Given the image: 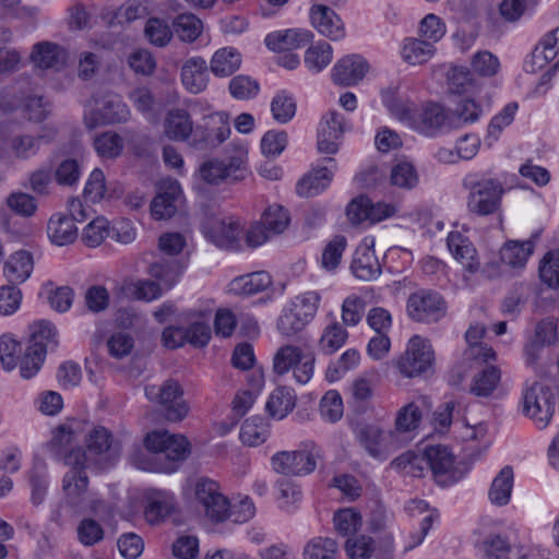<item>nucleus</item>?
Here are the masks:
<instances>
[{"label": "nucleus", "instance_id": "f257e3e1", "mask_svg": "<svg viewBox=\"0 0 559 559\" xmlns=\"http://www.w3.org/2000/svg\"><path fill=\"white\" fill-rule=\"evenodd\" d=\"M144 445L148 453L139 451L133 459L134 464L143 471L173 473L177 469V463L190 453L188 440L167 430L147 433Z\"/></svg>", "mask_w": 559, "mask_h": 559}, {"label": "nucleus", "instance_id": "f03ea898", "mask_svg": "<svg viewBox=\"0 0 559 559\" xmlns=\"http://www.w3.org/2000/svg\"><path fill=\"white\" fill-rule=\"evenodd\" d=\"M58 344V331L52 323L48 321L35 323L29 343L21 359V376L24 379L35 376L41 368L46 354L56 350Z\"/></svg>", "mask_w": 559, "mask_h": 559}, {"label": "nucleus", "instance_id": "7ed1b4c3", "mask_svg": "<svg viewBox=\"0 0 559 559\" xmlns=\"http://www.w3.org/2000/svg\"><path fill=\"white\" fill-rule=\"evenodd\" d=\"M463 186L468 191L466 204L471 213L488 216L499 210L504 189L498 179L469 175L463 180Z\"/></svg>", "mask_w": 559, "mask_h": 559}, {"label": "nucleus", "instance_id": "20e7f679", "mask_svg": "<svg viewBox=\"0 0 559 559\" xmlns=\"http://www.w3.org/2000/svg\"><path fill=\"white\" fill-rule=\"evenodd\" d=\"M64 465L70 469L62 478V491L64 501L74 509H82L86 504L90 479L86 468L88 464L86 453L83 451H72L64 456Z\"/></svg>", "mask_w": 559, "mask_h": 559}, {"label": "nucleus", "instance_id": "39448f33", "mask_svg": "<svg viewBox=\"0 0 559 559\" xmlns=\"http://www.w3.org/2000/svg\"><path fill=\"white\" fill-rule=\"evenodd\" d=\"M322 457L321 449L313 441H305L295 451H281L272 459L273 469L287 476H306L317 468V462Z\"/></svg>", "mask_w": 559, "mask_h": 559}, {"label": "nucleus", "instance_id": "423d86ee", "mask_svg": "<svg viewBox=\"0 0 559 559\" xmlns=\"http://www.w3.org/2000/svg\"><path fill=\"white\" fill-rule=\"evenodd\" d=\"M316 356L312 352L304 353L299 347L285 345L277 349L273 358V370L278 376L293 370L294 379L299 384L310 381L314 372Z\"/></svg>", "mask_w": 559, "mask_h": 559}, {"label": "nucleus", "instance_id": "0eeeda50", "mask_svg": "<svg viewBox=\"0 0 559 559\" xmlns=\"http://www.w3.org/2000/svg\"><path fill=\"white\" fill-rule=\"evenodd\" d=\"M247 151L242 147L236 150L233 156L225 159L213 158L204 162L200 167L201 178L210 185H218L224 180L240 181L248 175Z\"/></svg>", "mask_w": 559, "mask_h": 559}, {"label": "nucleus", "instance_id": "6e6552de", "mask_svg": "<svg viewBox=\"0 0 559 559\" xmlns=\"http://www.w3.org/2000/svg\"><path fill=\"white\" fill-rule=\"evenodd\" d=\"M144 393L147 400L163 407L164 415L169 421L182 420L189 412V407L182 397V388L176 380L168 379L160 385H146Z\"/></svg>", "mask_w": 559, "mask_h": 559}, {"label": "nucleus", "instance_id": "1a4fd4ad", "mask_svg": "<svg viewBox=\"0 0 559 559\" xmlns=\"http://www.w3.org/2000/svg\"><path fill=\"white\" fill-rule=\"evenodd\" d=\"M523 413L539 428H545L555 414V395L549 386L534 382L523 394Z\"/></svg>", "mask_w": 559, "mask_h": 559}, {"label": "nucleus", "instance_id": "9d476101", "mask_svg": "<svg viewBox=\"0 0 559 559\" xmlns=\"http://www.w3.org/2000/svg\"><path fill=\"white\" fill-rule=\"evenodd\" d=\"M88 464L100 469L114 466L119 459L120 448L114 442L109 430L104 427L93 428L86 436Z\"/></svg>", "mask_w": 559, "mask_h": 559}, {"label": "nucleus", "instance_id": "9b49d317", "mask_svg": "<svg viewBox=\"0 0 559 559\" xmlns=\"http://www.w3.org/2000/svg\"><path fill=\"white\" fill-rule=\"evenodd\" d=\"M129 110L117 95H107L94 98L84 112L86 128L94 129L100 124H110L126 121Z\"/></svg>", "mask_w": 559, "mask_h": 559}, {"label": "nucleus", "instance_id": "f8f14e48", "mask_svg": "<svg viewBox=\"0 0 559 559\" xmlns=\"http://www.w3.org/2000/svg\"><path fill=\"white\" fill-rule=\"evenodd\" d=\"M433 359L435 354L430 343L415 335L409 340L405 353L395 365L403 376L413 378L431 369Z\"/></svg>", "mask_w": 559, "mask_h": 559}, {"label": "nucleus", "instance_id": "ddd939ff", "mask_svg": "<svg viewBox=\"0 0 559 559\" xmlns=\"http://www.w3.org/2000/svg\"><path fill=\"white\" fill-rule=\"evenodd\" d=\"M195 500L205 515L213 522H223L229 518L230 502L221 491L216 481L209 478L198 480L194 489Z\"/></svg>", "mask_w": 559, "mask_h": 559}, {"label": "nucleus", "instance_id": "4468645a", "mask_svg": "<svg viewBox=\"0 0 559 559\" xmlns=\"http://www.w3.org/2000/svg\"><path fill=\"white\" fill-rule=\"evenodd\" d=\"M356 437L365 451L378 461H385L399 445L396 433L385 431L377 425H362L357 428Z\"/></svg>", "mask_w": 559, "mask_h": 559}, {"label": "nucleus", "instance_id": "2eb2a0df", "mask_svg": "<svg viewBox=\"0 0 559 559\" xmlns=\"http://www.w3.org/2000/svg\"><path fill=\"white\" fill-rule=\"evenodd\" d=\"M203 231L205 237L219 248L237 250L240 246L242 227L239 219L233 216L209 219L203 226Z\"/></svg>", "mask_w": 559, "mask_h": 559}, {"label": "nucleus", "instance_id": "dca6fc26", "mask_svg": "<svg viewBox=\"0 0 559 559\" xmlns=\"http://www.w3.org/2000/svg\"><path fill=\"white\" fill-rule=\"evenodd\" d=\"M407 312L415 321L436 322L444 317L445 302L438 293L420 290L409 296Z\"/></svg>", "mask_w": 559, "mask_h": 559}, {"label": "nucleus", "instance_id": "f3484780", "mask_svg": "<svg viewBox=\"0 0 559 559\" xmlns=\"http://www.w3.org/2000/svg\"><path fill=\"white\" fill-rule=\"evenodd\" d=\"M427 465L436 481L441 486H449L460 479L454 468V456L445 445H431L426 449Z\"/></svg>", "mask_w": 559, "mask_h": 559}, {"label": "nucleus", "instance_id": "a211bd4d", "mask_svg": "<svg viewBox=\"0 0 559 559\" xmlns=\"http://www.w3.org/2000/svg\"><path fill=\"white\" fill-rule=\"evenodd\" d=\"M181 202L182 191L179 182L175 179L164 180L151 202V213L156 219H168L176 214Z\"/></svg>", "mask_w": 559, "mask_h": 559}, {"label": "nucleus", "instance_id": "6ab92c4d", "mask_svg": "<svg viewBox=\"0 0 559 559\" xmlns=\"http://www.w3.org/2000/svg\"><path fill=\"white\" fill-rule=\"evenodd\" d=\"M345 131L344 117L335 110L329 111L321 118L318 127V151L323 154H335L338 151V141Z\"/></svg>", "mask_w": 559, "mask_h": 559}, {"label": "nucleus", "instance_id": "aec40b11", "mask_svg": "<svg viewBox=\"0 0 559 559\" xmlns=\"http://www.w3.org/2000/svg\"><path fill=\"white\" fill-rule=\"evenodd\" d=\"M322 163L323 165L313 168L297 182L296 191L299 197H316L329 187L333 173L328 165L334 167L335 160L332 157H325Z\"/></svg>", "mask_w": 559, "mask_h": 559}, {"label": "nucleus", "instance_id": "412c9836", "mask_svg": "<svg viewBox=\"0 0 559 559\" xmlns=\"http://www.w3.org/2000/svg\"><path fill=\"white\" fill-rule=\"evenodd\" d=\"M180 79L188 92L192 94L203 92L210 81L206 60L200 56L187 59L181 66Z\"/></svg>", "mask_w": 559, "mask_h": 559}, {"label": "nucleus", "instance_id": "4be33fe9", "mask_svg": "<svg viewBox=\"0 0 559 559\" xmlns=\"http://www.w3.org/2000/svg\"><path fill=\"white\" fill-rule=\"evenodd\" d=\"M12 124H0V132L11 154L19 159H28L38 151V138L16 132Z\"/></svg>", "mask_w": 559, "mask_h": 559}, {"label": "nucleus", "instance_id": "5701e85b", "mask_svg": "<svg viewBox=\"0 0 559 559\" xmlns=\"http://www.w3.org/2000/svg\"><path fill=\"white\" fill-rule=\"evenodd\" d=\"M310 19L312 26L321 35L333 40L344 37V24L331 8L323 4H313L310 9Z\"/></svg>", "mask_w": 559, "mask_h": 559}, {"label": "nucleus", "instance_id": "b1692460", "mask_svg": "<svg viewBox=\"0 0 559 559\" xmlns=\"http://www.w3.org/2000/svg\"><path fill=\"white\" fill-rule=\"evenodd\" d=\"M313 38V34L304 28L277 31L266 35L264 41L273 51H290L302 48Z\"/></svg>", "mask_w": 559, "mask_h": 559}, {"label": "nucleus", "instance_id": "393cba45", "mask_svg": "<svg viewBox=\"0 0 559 559\" xmlns=\"http://www.w3.org/2000/svg\"><path fill=\"white\" fill-rule=\"evenodd\" d=\"M367 70L368 64L360 56H347L335 63L332 80L337 85L352 86L362 80Z\"/></svg>", "mask_w": 559, "mask_h": 559}, {"label": "nucleus", "instance_id": "a878e982", "mask_svg": "<svg viewBox=\"0 0 559 559\" xmlns=\"http://www.w3.org/2000/svg\"><path fill=\"white\" fill-rule=\"evenodd\" d=\"M447 245L452 255L466 271L475 273L479 270L480 263L477 259L476 249L467 237L457 231L450 233Z\"/></svg>", "mask_w": 559, "mask_h": 559}, {"label": "nucleus", "instance_id": "bb28decb", "mask_svg": "<svg viewBox=\"0 0 559 559\" xmlns=\"http://www.w3.org/2000/svg\"><path fill=\"white\" fill-rule=\"evenodd\" d=\"M350 270L361 281L376 280L381 273V266L374 250L368 245L359 246L355 250Z\"/></svg>", "mask_w": 559, "mask_h": 559}, {"label": "nucleus", "instance_id": "cd10ccee", "mask_svg": "<svg viewBox=\"0 0 559 559\" xmlns=\"http://www.w3.org/2000/svg\"><path fill=\"white\" fill-rule=\"evenodd\" d=\"M34 269L33 257L25 250L16 251L11 254L4 263L3 274L9 284L19 285L29 278Z\"/></svg>", "mask_w": 559, "mask_h": 559}, {"label": "nucleus", "instance_id": "c85d7f7f", "mask_svg": "<svg viewBox=\"0 0 559 559\" xmlns=\"http://www.w3.org/2000/svg\"><path fill=\"white\" fill-rule=\"evenodd\" d=\"M164 129L168 139L186 141L193 131V121L186 109L173 108L167 112Z\"/></svg>", "mask_w": 559, "mask_h": 559}, {"label": "nucleus", "instance_id": "c756f323", "mask_svg": "<svg viewBox=\"0 0 559 559\" xmlns=\"http://www.w3.org/2000/svg\"><path fill=\"white\" fill-rule=\"evenodd\" d=\"M32 59L41 69L59 70L66 64L68 53L59 45L44 41L34 46Z\"/></svg>", "mask_w": 559, "mask_h": 559}, {"label": "nucleus", "instance_id": "7c9ffc66", "mask_svg": "<svg viewBox=\"0 0 559 559\" xmlns=\"http://www.w3.org/2000/svg\"><path fill=\"white\" fill-rule=\"evenodd\" d=\"M241 66V55L231 47L218 49L210 61L211 72L218 78L234 74Z\"/></svg>", "mask_w": 559, "mask_h": 559}, {"label": "nucleus", "instance_id": "2f4dec72", "mask_svg": "<svg viewBox=\"0 0 559 559\" xmlns=\"http://www.w3.org/2000/svg\"><path fill=\"white\" fill-rule=\"evenodd\" d=\"M76 436L68 425L59 426L55 431L51 440L47 443L48 450L56 460L64 463V456L74 451H83L80 447H75Z\"/></svg>", "mask_w": 559, "mask_h": 559}, {"label": "nucleus", "instance_id": "473e14b6", "mask_svg": "<svg viewBox=\"0 0 559 559\" xmlns=\"http://www.w3.org/2000/svg\"><path fill=\"white\" fill-rule=\"evenodd\" d=\"M47 233L53 243L64 246L75 240L78 228L72 218L67 215L56 214L48 222Z\"/></svg>", "mask_w": 559, "mask_h": 559}, {"label": "nucleus", "instance_id": "72a5a7b5", "mask_svg": "<svg viewBox=\"0 0 559 559\" xmlns=\"http://www.w3.org/2000/svg\"><path fill=\"white\" fill-rule=\"evenodd\" d=\"M450 122V111L438 104H428L420 114V128L429 135L439 130L453 129Z\"/></svg>", "mask_w": 559, "mask_h": 559}, {"label": "nucleus", "instance_id": "f704fd0d", "mask_svg": "<svg viewBox=\"0 0 559 559\" xmlns=\"http://www.w3.org/2000/svg\"><path fill=\"white\" fill-rule=\"evenodd\" d=\"M296 404L294 391L286 386L275 389L270 395L265 409L273 418L283 419L290 413Z\"/></svg>", "mask_w": 559, "mask_h": 559}, {"label": "nucleus", "instance_id": "c9c22d12", "mask_svg": "<svg viewBox=\"0 0 559 559\" xmlns=\"http://www.w3.org/2000/svg\"><path fill=\"white\" fill-rule=\"evenodd\" d=\"M513 487V469L504 466L493 478L488 497L491 503L496 506H506L511 498Z\"/></svg>", "mask_w": 559, "mask_h": 559}, {"label": "nucleus", "instance_id": "e433bc0d", "mask_svg": "<svg viewBox=\"0 0 559 559\" xmlns=\"http://www.w3.org/2000/svg\"><path fill=\"white\" fill-rule=\"evenodd\" d=\"M450 111V123L453 129H460L465 124L474 123L483 114V109L473 98L460 99Z\"/></svg>", "mask_w": 559, "mask_h": 559}, {"label": "nucleus", "instance_id": "4c0bfd02", "mask_svg": "<svg viewBox=\"0 0 559 559\" xmlns=\"http://www.w3.org/2000/svg\"><path fill=\"white\" fill-rule=\"evenodd\" d=\"M272 283L266 272H253L239 276L231 282V290L239 295H254L265 290Z\"/></svg>", "mask_w": 559, "mask_h": 559}, {"label": "nucleus", "instance_id": "58836bf2", "mask_svg": "<svg viewBox=\"0 0 559 559\" xmlns=\"http://www.w3.org/2000/svg\"><path fill=\"white\" fill-rule=\"evenodd\" d=\"M174 497L166 491H155L148 498L145 508V519L151 523H157L165 519L174 510Z\"/></svg>", "mask_w": 559, "mask_h": 559}, {"label": "nucleus", "instance_id": "ea45409f", "mask_svg": "<svg viewBox=\"0 0 559 559\" xmlns=\"http://www.w3.org/2000/svg\"><path fill=\"white\" fill-rule=\"evenodd\" d=\"M150 275L155 282L168 290L170 289L181 274V266L175 260H160L151 264L148 269Z\"/></svg>", "mask_w": 559, "mask_h": 559}, {"label": "nucleus", "instance_id": "a19ab883", "mask_svg": "<svg viewBox=\"0 0 559 559\" xmlns=\"http://www.w3.org/2000/svg\"><path fill=\"white\" fill-rule=\"evenodd\" d=\"M534 243L532 240L510 241L500 250L501 261L512 267H522L528 257L533 253Z\"/></svg>", "mask_w": 559, "mask_h": 559}, {"label": "nucleus", "instance_id": "79ce46f5", "mask_svg": "<svg viewBox=\"0 0 559 559\" xmlns=\"http://www.w3.org/2000/svg\"><path fill=\"white\" fill-rule=\"evenodd\" d=\"M432 43L417 38H407L402 49L403 59L409 64H421L435 53Z\"/></svg>", "mask_w": 559, "mask_h": 559}, {"label": "nucleus", "instance_id": "37998d69", "mask_svg": "<svg viewBox=\"0 0 559 559\" xmlns=\"http://www.w3.org/2000/svg\"><path fill=\"white\" fill-rule=\"evenodd\" d=\"M348 332L338 322L326 325L319 340V348L325 355H332L346 342Z\"/></svg>", "mask_w": 559, "mask_h": 559}, {"label": "nucleus", "instance_id": "c03bdc74", "mask_svg": "<svg viewBox=\"0 0 559 559\" xmlns=\"http://www.w3.org/2000/svg\"><path fill=\"white\" fill-rule=\"evenodd\" d=\"M501 372L495 366H488L477 373L471 385V393L476 396H489L500 382Z\"/></svg>", "mask_w": 559, "mask_h": 559}, {"label": "nucleus", "instance_id": "a18cd8bd", "mask_svg": "<svg viewBox=\"0 0 559 559\" xmlns=\"http://www.w3.org/2000/svg\"><path fill=\"white\" fill-rule=\"evenodd\" d=\"M269 437V426L260 417H251L243 421L240 429V440L243 444L255 447Z\"/></svg>", "mask_w": 559, "mask_h": 559}, {"label": "nucleus", "instance_id": "49530a36", "mask_svg": "<svg viewBox=\"0 0 559 559\" xmlns=\"http://www.w3.org/2000/svg\"><path fill=\"white\" fill-rule=\"evenodd\" d=\"M332 61V47L325 41L318 43L309 47L305 53V64L307 68L319 73Z\"/></svg>", "mask_w": 559, "mask_h": 559}, {"label": "nucleus", "instance_id": "de8ad7c7", "mask_svg": "<svg viewBox=\"0 0 559 559\" xmlns=\"http://www.w3.org/2000/svg\"><path fill=\"white\" fill-rule=\"evenodd\" d=\"M271 111L278 123H287L296 114V102L286 91H280L271 102Z\"/></svg>", "mask_w": 559, "mask_h": 559}, {"label": "nucleus", "instance_id": "09e8293b", "mask_svg": "<svg viewBox=\"0 0 559 559\" xmlns=\"http://www.w3.org/2000/svg\"><path fill=\"white\" fill-rule=\"evenodd\" d=\"M94 148L103 158H116L123 150V140L119 134L107 131L94 139Z\"/></svg>", "mask_w": 559, "mask_h": 559}, {"label": "nucleus", "instance_id": "8fccbe9b", "mask_svg": "<svg viewBox=\"0 0 559 559\" xmlns=\"http://www.w3.org/2000/svg\"><path fill=\"white\" fill-rule=\"evenodd\" d=\"M390 182L392 186L411 190L418 183V174L409 162H400L391 169Z\"/></svg>", "mask_w": 559, "mask_h": 559}, {"label": "nucleus", "instance_id": "3c124183", "mask_svg": "<svg viewBox=\"0 0 559 559\" xmlns=\"http://www.w3.org/2000/svg\"><path fill=\"white\" fill-rule=\"evenodd\" d=\"M261 222L273 235L282 234L290 222L288 211L282 205H270L262 215Z\"/></svg>", "mask_w": 559, "mask_h": 559}, {"label": "nucleus", "instance_id": "603ef678", "mask_svg": "<svg viewBox=\"0 0 559 559\" xmlns=\"http://www.w3.org/2000/svg\"><path fill=\"white\" fill-rule=\"evenodd\" d=\"M174 29L182 41L192 43L202 32V22L194 14H180L174 21Z\"/></svg>", "mask_w": 559, "mask_h": 559}, {"label": "nucleus", "instance_id": "864d4df0", "mask_svg": "<svg viewBox=\"0 0 559 559\" xmlns=\"http://www.w3.org/2000/svg\"><path fill=\"white\" fill-rule=\"evenodd\" d=\"M346 246L347 241L344 236H334L323 249L321 266L326 271H334L341 262Z\"/></svg>", "mask_w": 559, "mask_h": 559}, {"label": "nucleus", "instance_id": "5fc2aeb1", "mask_svg": "<svg viewBox=\"0 0 559 559\" xmlns=\"http://www.w3.org/2000/svg\"><path fill=\"white\" fill-rule=\"evenodd\" d=\"M228 88L234 98L246 100L254 98L258 95L260 85L258 81L251 76L239 74L229 81Z\"/></svg>", "mask_w": 559, "mask_h": 559}, {"label": "nucleus", "instance_id": "6e6d98bb", "mask_svg": "<svg viewBox=\"0 0 559 559\" xmlns=\"http://www.w3.org/2000/svg\"><path fill=\"white\" fill-rule=\"evenodd\" d=\"M309 322L293 309V306L285 307L277 319V330L282 335L293 336L300 332Z\"/></svg>", "mask_w": 559, "mask_h": 559}, {"label": "nucleus", "instance_id": "4d7b16f0", "mask_svg": "<svg viewBox=\"0 0 559 559\" xmlns=\"http://www.w3.org/2000/svg\"><path fill=\"white\" fill-rule=\"evenodd\" d=\"M81 174V163L76 158L68 157L58 164L55 179L59 186L72 187L79 181Z\"/></svg>", "mask_w": 559, "mask_h": 559}, {"label": "nucleus", "instance_id": "13d9d810", "mask_svg": "<svg viewBox=\"0 0 559 559\" xmlns=\"http://www.w3.org/2000/svg\"><path fill=\"white\" fill-rule=\"evenodd\" d=\"M337 544L329 537H316L310 540L304 550L305 559H333Z\"/></svg>", "mask_w": 559, "mask_h": 559}, {"label": "nucleus", "instance_id": "bf43d9fd", "mask_svg": "<svg viewBox=\"0 0 559 559\" xmlns=\"http://www.w3.org/2000/svg\"><path fill=\"white\" fill-rule=\"evenodd\" d=\"M343 412V401L340 393L335 390L328 391L320 401L322 418L330 423H336L342 418Z\"/></svg>", "mask_w": 559, "mask_h": 559}, {"label": "nucleus", "instance_id": "052dcab7", "mask_svg": "<svg viewBox=\"0 0 559 559\" xmlns=\"http://www.w3.org/2000/svg\"><path fill=\"white\" fill-rule=\"evenodd\" d=\"M22 353L21 344L14 340L11 335L4 334L0 337V360L2 367L10 371L13 370Z\"/></svg>", "mask_w": 559, "mask_h": 559}, {"label": "nucleus", "instance_id": "680f3d73", "mask_svg": "<svg viewBox=\"0 0 559 559\" xmlns=\"http://www.w3.org/2000/svg\"><path fill=\"white\" fill-rule=\"evenodd\" d=\"M480 550L487 559H508L512 551L509 542L501 535L490 534L480 545Z\"/></svg>", "mask_w": 559, "mask_h": 559}, {"label": "nucleus", "instance_id": "e2e57ef3", "mask_svg": "<svg viewBox=\"0 0 559 559\" xmlns=\"http://www.w3.org/2000/svg\"><path fill=\"white\" fill-rule=\"evenodd\" d=\"M366 302L362 298L352 295L342 304V322L346 326L357 325L365 314Z\"/></svg>", "mask_w": 559, "mask_h": 559}, {"label": "nucleus", "instance_id": "0e129e2a", "mask_svg": "<svg viewBox=\"0 0 559 559\" xmlns=\"http://www.w3.org/2000/svg\"><path fill=\"white\" fill-rule=\"evenodd\" d=\"M539 277L551 288L559 287V250L548 252L539 266Z\"/></svg>", "mask_w": 559, "mask_h": 559}, {"label": "nucleus", "instance_id": "69168bd1", "mask_svg": "<svg viewBox=\"0 0 559 559\" xmlns=\"http://www.w3.org/2000/svg\"><path fill=\"white\" fill-rule=\"evenodd\" d=\"M110 235L109 223L103 217H96L84 228L83 241L88 247L99 246Z\"/></svg>", "mask_w": 559, "mask_h": 559}, {"label": "nucleus", "instance_id": "338daca9", "mask_svg": "<svg viewBox=\"0 0 559 559\" xmlns=\"http://www.w3.org/2000/svg\"><path fill=\"white\" fill-rule=\"evenodd\" d=\"M421 412L415 403L403 406L396 415L395 428L397 431H413L418 428L421 420Z\"/></svg>", "mask_w": 559, "mask_h": 559}, {"label": "nucleus", "instance_id": "774afa93", "mask_svg": "<svg viewBox=\"0 0 559 559\" xmlns=\"http://www.w3.org/2000/svg\"><path fill=\"white\" fill-rule=\"evenodd\" d=\"M333 521L336 532L342 536H348L357 532L361 525L360 514L352 509L337 511Z\"/></svg>", "mask_w": 559, "mask_h": 559}]
</instances>
